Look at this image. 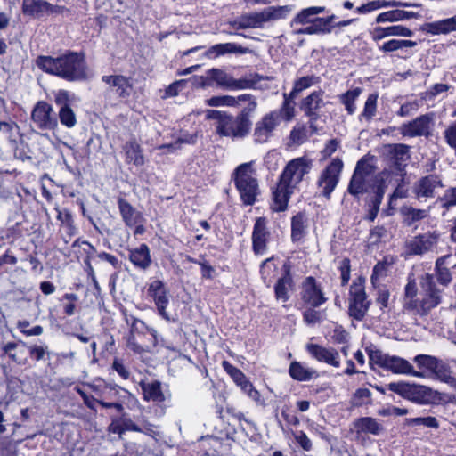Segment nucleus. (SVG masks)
I'll use <instances>...</instances> for the list:
<instances>
[{"mask_svg": "<svg viewBox=\"0 0 456 456\" xmlns=\"http://www.w3.org/2000/svg\"><path fill=\"white\" fill-rule=\"evenodd\" d=\"M449 258L448 256H444L436 261L435 272L437 282L442 286H447L451 283L452 276V273L444 266L445 261Z\"/></svg>", "mask_w": 456, "mask_h": 456, "instance_id": "44", "label": "nucleus"}, {"mask_svg": "<svg viewBox=\"0 0 456 456\" xmlns=\"http://www.w3.org/2000/svg\"><path fill=\"white\" fill-rule=\"evenodd\" d=\"M324 6H311L302 9L290 21V27L297 25L311 24L314 20V16L325 12Z\"/></svg>", "mask_w": 456, "mask_h": 456, "instance_id": "32", "label": "nucleus"}, {"mask_svg": "<svg viewBox=\"0 0 456 456\" xmlns=\"http://www.w3.org/2000/svg\"><path fill=\"white\" fill-rule=\"evenodd\" d=\"M435 122V113L429 112L420 115L413 120L402 125L400 131L407 137H428Z\"/></svg>", "mask_w": 456, "mask_h": 456, "instance_id": "13", "label": "nucleus"}, {"mask_svg": "<svg viewBox=\"0 0 456 456\" xmlns=\"http://www.w3.org/2000/svg\"><path fill=\"white\" fill-rule=\"evenodd\" d=\"M280 114L277 110L265 114L256 124L253 132V140L256 143H265L273 135L280 126Z\"/></svg>", "mask_w": 456, "mask_h": 456, "instance_id": "12", "label": "nucleus"}, {"mask_svg": "<svg viewBox=\"0 0 456 456\" xmlns=\"http://www.w3.org/2000/svg\"><path fill=\"white\" fill-rule=\"evenodd\" d=\"M371 397L372 394L370 389L364 387L358 388L351 398V404L354 407L370 404L372 401Z\"/></svg>", "mask_w": 456, "mask_h": 456, "instance_id": "52", "label": "nucleus"}, {"mask_svg": "<svg viewBox=\"0 0 456 456\" xmlns=\"http://www.w3.org/2000/svg\"><path fill=\"white\" fill-rule=\"evenodd\" d=\"M320 78L315 76H305L295 80L293 88L289 93L292 96L297 97L301 92L317 85Z\"/></svg>", "mask_w": 456, "mask_h": 456, "instance_id": "46", "label": "nucleus"}, {"mask_svg": "<svg viewBox=\"0 0 456 456\" xmlns=\"http://www.w3.org/2000/svg\"><path fill=\"white\" fill-rule=\"evenodd\" d=\"M439 240L440 233L436 231L415 236L406 243L407 252L409 255H424L433 252L436 249Z\"/></svg>", "mask_w": 456, "mask_h": 456, "instance_id": "14", "label": "nucleus"}, {"mask_svg": "<svg viewBox=\"0 0 456 456\" xmlns=\"http://www.w3.org/2000/svg\"><path fill=\"white\" fill-rule=\"evenodd\" d=\"M250 128V119L242 118L240 115L233 117L229 114L226 115L224 119L221 120L220 125L216 126L217 134L232 139L244 138L248 134Z\"/></svg>", "mask_w": 456, "mask_h": 456, "instance_id": "8", "label": "nucleus"}, {"mask_svg": "<svg viewBox=\"0 0 456 456\" xmlns=\"http://www.w3.org/2000/svg\"><path fill=\"white\" fill-rule=\"evenodd\" d=\"M292 9L290 5L270 6L261 12H257L261 27L263 28L266 22L285 19Z\"/></svg>", "mask_w": 456, "mask_h": 456, "instance_id": "30", "label": "nucleus"}, {"mask_svg": "<svg viewBox=\"0 0 456 456\" xmlns=\"http://www.w3.org/2000/svg\"><path fill=\"white\" fill-rule=\"evenodd\" d=\"M292 190V186L280 180L275 191L273 192L272 209L273 211H284L287 208Z\"/></svg>", "mask_w": 456, "mask_h": 456, "instance_id": "26", "label": "nucleus"}, {"mask_svg": "<svg viewBox=\"0 0 456 456\" xmlns=\"http://www.w3.org/2000/svg\"><path fill=\"white\" fill-rule=\"evenodd\" d=\"M418 14L412 12H407L403 10H391L387 12H384L379 13L376 17L377 23H384V22H395L405 20H410L413 18H417Z\"/></svg>", "mask_w": 456, "mask_h": 456, "instance_id": "38", "label": "nucleus"}, {"mask_svg": "<svg viewBox=\"0 0 456 456\" xmlns=\"http://www.w3.org/2000/svg\"><path fill=\"white\" fill-rule=\"evenodd\" d=\"M289 374L294 380L299 382L310 381L319 377V373L315 369L308 367L305 363L297 361L290 362Z\"/></svg>", "mask_w": 456, "mask_h": 456, "instance_id": "24", "label": "nucleus"}, {"mask_svg": "<svg viewBox=\"0 0 456 456\" xmlns=\"http://www.w3.org/2000/svg\"><path fill=\"white\" fill-rule=\"evenodd\" d=\"M418 288L415 279L412 275L408 277V282L404 288V302L403 308L407 311L412 312L416 308L418 298H416Z\"/></svg>", "mask_w": 456, "mask_h": 456, "instance_id": "41", "label": "nucleus"}, {"mask_svg": "<svg viewBox=\"0 0 456 456\" xmlns=\"http://www.w3.org/2000/svg\"><path fill=\"white\" fill-rule=\"evenodd\" d=\"M378 97L377 94H371L368 96L363 110L359 116L360 120L364 119L366 122H370L373 118L377 112Z\"/></svg>", "mask_w": 456, "mask_h": 456, "instance_id": "49", "label": "nucleus"}, {"mask_svg": "<svg viewBox=\"0 0 456 456\" xmlns=\"http://www.w3.org/2000/svg\"><path fill=\"white\" fill-rule=\"evenodd\" d=\"M431 374L436 379L446 384L452 378V376L451 375L450 367L445 362L439 359H437Z\"/></svg>", "mask_w": 456, "mask_h": 456, "instance_id": "53", "label": "nucleus"}, {"mask_svg": "<svg viewBox=\"0 0 456 456\" xmlns=\"http://www.w3.org/2000/svg\"><path fill=\"white\" fill-rule=\"evenodd\" d=\"M271 240V232L267 228V219L257 217L252 231V248L256 255L263 256L267 252Z\"/></svg>", "mask_w": 456, "mask_h": 456, "instance_id": "18", "label": "nucleus"}, {"mask_svg": "<svg viewBox=\"0 0 456 456\" xmlns=\"http://www.w3.org/2000/svg\"><path fill=\"white\" fill-rule=\"evenodd\" d=\"M234 24L238 28L241 29L262 28L257 12L240 16Z\"/></svg>", "mask_w": 456, "mask_h": 456, "instance_id": "50", "label": "nucleus"}, {"mask_svg": "<svg viewBox=\"0 0 456 456\" xmlns=\"http://www.w3.org/2000/svg\"><path fill=\"white\" fill-rule=\"evenodd\" d=\"M308 228V219L303 213H298L291 220V239L293 241H298L306 234Z\"/></svg>", "mask_w": 456, "mask_h": 456, "instance_id": "40", "label": "nucleus"}, {"mask_svg": "<svg viewBox=\"0 0 456 456\" xmlns=\"http://www.w3.org/2000/svg\"><path fill=\"white\" fill-rule=\"evenodd\" d=\"M36 63L43 71L69 81L82 80L86 77L85 61L75 53L57 58L39 56Z\"/></svg>", "mask_w": 456, "mask_h": 456, "instance_id": "1", "label": "nucleus"}, {"mask_svg": "<svg viewBox=\"0 0 456 456\" xmlns=\"http://www.w3.org/2000/svg\"><path fill=\"white\" fill-rule=\"evenodd\" d=\"M390 391L401 395L412 403L419 405L456 403V397L452 395L441 393L430 387L410 383V382H391L387 385Z\"/></svg>", "mask_w": 456, "mask_h": 456, "instance_id": "2", "label": "nucleus"}, {"mask_svg": "<svg viewBox=\"0 0 456 456\" xmlns=\"http://www.w3.org/2000/svg\"><path fill=\"white\" fill-rule=\"evenodd\" d=\"M123 150L126 154V161L128 164H134L136 167L144 165L145 159L141 146L135 141L127 142Z\"/></svg>", "mask_w": 456, "mask_h": 456, "instance_id": "35", "label": "nucleus"}, {"mask_svg": "<svg viewBox=\"0 0 456 456\" xmlns=\"http://www.w3.org/2000/svg\"><path fill=\"white\" fill-rule=\"evenodd\" d=\"M129 259L136 267L147 269L151 264L149 247L146 244H141L138 248L131 249Z\"/></svg>", "mask_w": 456, "mask_h": 456, "instance_id": "31", "label": "nucleus"}, {"mask_svg": "<svg viewBox=\"0 0 456 456\" xmlns=\"http://www.w3.org/2000/svg\"><path fill=\"white\" fill-rule=\"evenodd\" d=\"M369 307L370 302L366 298L364 280L358 278L354 281L350 288L349 315L357 321H362Z\"/></svg>", "mask_w": 456, "mask_h": 456, "instance_id": "9", "label": "nucleus"}, {"mask_svg": "<svg viewBox=\"0 0 456 456\" xmlns=\"http://www.w3.org/2000/svg\"><path fill=\"white\" fill-rule=\"evenodd\" d=\"M307 138V128L303 124L296 125L290 132V139L294 143L302 144Z\"/></svg>", "mask_w": 456, "mask_h": 456, "instance_id": "57", "label": "nucleus"}, {"mask_svg": "<svg viewBox=\"0 0 456 456\" xmlns=\"http://www.w3.org/2000/svg\"><path fill=\"white\" fill-rule=\"evenodd\" d=\"M353 426L358 437L363 435L379 436L385 431L382 423L371 417H361L356 419L354 421Z\"/></svg>", "mask_w": 456, "mask_h": 456, "instance_id": "23", "label": "nucleus"}, {"mask_svg": "<svg viewBox=\"0 0 456 456\" xmlns=\"http://www.w3.org/2000/svg\"><path fill=\"white\" fill-rule=\"evenodd\" d=\"M442 181L436 175H428L420 179L415 188L418 198H433L435 191L442 187Z\"/></svg>", "mask_w": 456, "mask_h": 456, "instance_id": "28", "label": "nucleus"}, {"mask_svg": "<svg viewBox=\"0 0 456 456\" xmlns=\"http://www.w3.org/2000/svg\"><path fill=\"white\" fill-rule=\"evenodd\" d=\"M273 257H270L262 262L260 266V273L264 282L270 286L272 277L276 271V265L273 263Z\"/></svg>", "mask_w": 456, "mask_h": 456, "instance_id": "55", "label": "nucleus"}, {"mask_svg": "<svg viewBox=\"0 0 456 456\" xmlns=\"http://www.w3.org/2000/svg\"><path fill=\"white\" fill-rule=\"evenodd\" d=\"M425 29L431 35L448 34L456 31V15L452 18L427 23Z\"/></svg>", "mask_w": 456, "mask_h": 456, "instance_id": "33", "label": "nucleus"}, {"mask_svg": "<svg viewBox=\"0 0 456 456\" xmlns=\"http://www.w3.org/2000/svg\"><path fill=\"white\" fill-rule=\"evenodd\" d=\"M148 295L154 301L159 314L167 322L173 321L167 312V307L169 304V297L168 289L166 288L165 284L159 280L151 281L148 287Z\"/></svg>", "mask_w": 456, "mask_h": 456, "instance_id": "17", "label": "nucleus"}, {"mask_svg": "<svg viewBox=\"0 0 456 456\" xmlns=\"http://www.w3.org/2000/svg\"><path fill=\"white\" fill-rule=\"evenodd\" d=\"M246 51L240 45L233 43L216 44L211 46L205 53L208 58H216L232 53H244Z\"/></svg>", "mask_w": 456, "mask_h": 456, "instance_id": "42", "label": "nucleus"}, {"mask_svg": "<svg viewBox=\"0 0 456 456\" xmlns=\"http://www.w3.org/2000/svg\"><path fill=\"white\" fill-rule=\"evenodd\" d=\"M315 29L317 35L330 34L332 30V27H327L323 18H315L311 23Z\"/></svg>", "mask_w": 456, "mask_h": 456, "instance_id": "63", "label": "nucleus"}, {"mask_svg": "<svg viewBox=\"0 0 456 456\" xmlns=\"http://www.w3.org/2000/svg\"><path fill=\"white\" fill-rule=\"evenodd\" d=\"M118 203L121 216L126 225L134 226L142 223V216L141 213L135 210L131 204L123 199H119Z\"/></svg>", "mask_w": 456, "mask_h": 456, "instance_id": "34", "label": "nucleus"}, {"mask_svg": "<svg viewBox=\"0 0 456 456\" xmlns=\"http://www.w3.org/2000/svg\"><path fill=\"white\" fill-rule=\"evenodd\" d=\"M55 210L57 211V219L65 224L69 229L70 233H72L74 226L72 224L71 213L68 209H60L58 208H55Z\"/></svg>", "mask_w": 456, "mask_h": 456, "instance_id": "61", "label": "nucleus"}, {"mask_svg": "<svg viewBox=\"0 0 456 456\" xmlns=\"http://www.w3.org/2000/svg\"><path fill=\"white\" fill-rule=\"evenodd\" d=\"M283 268L285 273L277 281L274 286V293L277 300L286 302L290 297L289 293L293 290L294 285L289 267L285 264Z\"/></svg>", "mask_w": 456, "mask_h": 456, "instance_id": "29", "label": "nucleus"}, {"mask_svg": "<svg viewBox=\"0 0 456 456\" xmlns=\"http://www.w3.org/2000/svg\"><path fill=\"white\" fill-rule=\"evenodd\" d=\"M366 350L370 359L369 364L371 368L373 365H377L394 374L410 375L416 378L427 377L425 371L415 370L413 366L404 358L384 354L379 349H372L370 347H368Z\"/></svg>", "mask_w": 456, "mask_h": 456, "instance_id": "3", "label": "nucleus"}, {"mask_svg": "<svg viewBox=\"0 0 456 456\" xmlns=\"http://www.w3.org/2000/svg\"><path fill=\"white\" fill-rule=\"evenodd\" d=\"M112 369L117 371V373L124 379H128L130 377V371L126 368V366L124 364L122 360L120 359H114L112 363Z\"/></svg>", "mask_w": 456, "mask_h": 456, "instance_id": "62", "label": "nucleus"}, {"mask_svg": "<svg viewBox=\"0 0 456 456\" xmlns=\"http://www.w3.org/2000/svg\"><path fill=\"white\" fill-rule=\"evenodd\" d=\"M374 166L370 159H361L354 168L351 177L347 191L353 196H359L368 192L370 189L373 191V173Z\"/></svg>", "mask_w": 456, "mask_h": 456, "instance_id": "6", "label": "nucleus"}, {"mask_svg": "<svg viewBox=\"0 0 456 456\" xmlns=\"http://www.w3.org/2000/svg\"><path fill=\"white\" fill-rule=\"evenodd\" d=\"M295 96H292L290 94H283V102L281 106L278 111L280 114V122L283 119L286 122H290L296 115V104H295Z\"/></svg>", "mask_w": 456, "mask_h": 456, "instance_id": "43", "label": "nucleus"}, {"mask_svg": "<svg viewBox=\"0 0 456 456\" xmlns=\"http://www.w3.org/2000/svg\"><path fill=\"white\" fill-rule=\"evenodd\" d=\"M407 423L411 426L423 425L428 428H438L439 422L435 417H418L407 419Z\"/></svg>", "mask_w": 456, "mask_h": 456, "instance_id": "59", "label": "nucleus"}, {"mask_svg": "<svg viewBox=\"0 0 456 456\" xmlns=\"http://www.w3.org/2000/svg\"><path fill=\"white\" fill-rule=\"evenodd\" d=\"M312 166L313 162L307 157L293 159L285 167L280 180L295 188L310 172Z\"/></svg>", "mask_w": 456, "mask_h": 456, "instance_id": "11", "label": "nucleus"}, {"mask_svg": "<svg viewBox=\"0 0 456 456\" xmlns=\"http://www.w3.org/2000/svg\"><path fill=\"white\" fill-rule=\"evenodd\" d=\"M327 103L324 101V91L322 90L312 92L300 102V110L309 118V127L313 133H316L318 130L315 123L321 118L322 110Z\"/></svg>", "mask_w": 456, "mask_h": 456, "instance_id": "10", "label": "nucleus"}, {"mask_svg": "<svg viewBox=\"0 0 456 456\" xmlns=\"http://www.w3.org/2000/svg\"><path fill=\"white\" fill-rule=\"evenodd\" d=\"M140 387L142 391L143 399L147 402H153L161 404L165 402L170 401L171 393L168 389H163L159 381L152 382H140Z\"/></svg>", "mask_w": 456, "mask_h": 456, "instance_id": "19", "label": "nucleus"}, {"mask_svg": "<svg viewBox=\"0 0 456 456\" xmlns=\"http://www.w3.org/2000/svg\"><path fill=\"white\" fill-rule=\"evenodd\" d=\"M206 104L211 107H234L237 104L236 97L231 95L213 96L206 100Z\"/></svg>", "mask_w": 456, "mask_h": 456, "instance_id": "56", "label": "nucleus"}, {"mask_svg": "<svg viewBox=\"0 0 456 456\" xmlns=\"http://www.w3.org/2000/svg\"><path fill=\"white\" fill-rule=\"evenodd\" d=\"M417 7L419 4L403 3L395 0H372L357 7L355 12L360 14H367L374 11L388 7Z\"/></svg>", "mask_w": 456, "mask_h": 456, "instance_id": "25", "label": "nucleus"}, {"mask_svg": "<svg viewBox=\"0 0 456 456\" xmlns=\"http://www.w3.org/2000/svg\"><path fill=\"white\" fill-rule=\"evenodd\" d=\"M421 298L418 299L413 313L421 316L427 315L442 302V290L435 282L434 275L424 273L419 278Z\"/></svg>", "mask_w": 456, "mask_h": 456, "instance_id": "4", "label": "nucleus"}, {"mask_svg": "<svg viewBox=\"0 0 456 456\" xmlns=\"http://www.w3.org/2000/svg\"><path fill=\"white\" fill-rule=\"evenodd\" d=\"M416 45V42L411 40L391 39L379 45V50L384 53H391L406 47H414Z\"/></svg>", "mask_w": 456, "mask_h": 456, "instance_id": "51", "label": "nucleus"}, {"mask_svg": "<svg viewBox=\"0 0 456 456\" xmlns=\"http://www.w3.org/2000/svg\"><path fill=\"white\" fill-rule=\"evenodd\" d=\"M306 351L316 361L325 362L333 367L340 366V356L338 352L332 347H324L317 344H307Z\"/></svg>", "mask_w": 456, "mask_h": 456, "instance_id": "20", "label": "nucleus"}, {"mask_svg": "<svg viewBox=\"0 0 456 456\" xmlns=\"http://www.w3.org/2000/svg\"><path fill=\"white\" fill-rule=\"evenodd\" d=\"M236 102L237 104L234 107H240L241 109L239 115L250 119L251 115L257 108L256 98L250 94H243L236 97Z\"/></svg>", "mask_w": 456, "mask_h": 456, "instance_id": "36", "label": "nucleus"}, {"mask_svg": "<svg viewBox=\"0 0 456 456\" xmlns=\"http://www.w3.org/2000/svg\"><path fill=\"white\" fill-rule=\"evenodd\" d=\"M224 370L229 374L233 382L240 387L243 388L248 383V379L246 375L237 367L233 366L228 361L222 362Z\"/></svg>", "mask_w": 456, "mask_h": 456, "instance_id": "45", "label": "nucleus"}, {"mask_svg": "<svg viewBox=\"0 0 456 456\" xmlns=\"http://www.w3.org/2000/svg\"><path fill=\"white\" fill-rule=\"evenodd\" d=\"M213 86L225 90H241L250 88L252 82L247 78L235 79L222 69H210Z\"/></svg>", "mask_w": 456, "mask_h": 456, "instance_id": "16", "label": "nucleus"}, {"mask_svg": "<svg viewBox=\"0 0 456 456\" xmlns=\"http://www.w3.org/2000/svg\"><path fill=\"white\" fill-rule=\"evenodd\" d=\"M302 299L313 307H318L326 301L322 291L313 277H307L302 286Z\"/></svg>", "mask_w": 456, "mask_h": 456, "instance_id": "21", "label": "nucleus"}, {"mask_svg": "<svg viewBox=\"0 0 456 456\" xmlns=\"http://www.w3.org/2000/svg\"><path fill=\"white\" fill-rule=\"evenodd\" d=\"M54 101L55 103L59 106V108L70 107L69 94L65 90L58 91L55 94Z\"/></svg>", "mask_w": 456, "mask_h": 456, "instance_id": "64", "label": "nucleus"}, {"mask_svg": "<svg viewBox=\"0 0 456 456\" xmlns=\"http://www.w3.org/2000/svg\"><path fill=\"white\" fill-rule=\"evenodd\" d=\"M111 92L115 93L120 98H126L131 94L133 84L129 77L122 75H110L102 77Z\"/></svg>", "mask_w": 456, "mask_h": 456, "instance_id": "22", "label": "nucleus"}, {"mask_svg": "<svg viewBox=\"0 0 456 456\" xmlns=\"http://www.w3.org/2000/svg\"><path fill=\"white\" fill-rule=\"evenodd\" d=\"M421 104V101L408 102L403 104L397 112L400 117H408L418 111Z\"/></svg>", "mask_w": 456, "mask_h": 456, "instance_id": "60", "label": "nucleus"}, {"mask_svg": "<svg viewBox=\"0 0 456 456\" xmlns=\"http://www.w3.org/2000/svg\"><path fill=\"white\" fill-rule=\"evenodd\" d=\"M401 213L404 216L405 221L409 225L420 221L428 216V210L417 209L410 206H403L401 208Z\"/></svg>", "mask_w": 456, "mask_h": 456, "instance_id": "47", "label": "nucleus"}, {"mask_svg": "<svg viewBox=\"0 0 456 456\" xmlns=\"http://www.w3.org/2000/svg\"><path fill=\"white\" fill-rule=\"evenodd\" d=\"M253 162L243 163L234 171L235 185L240 191V198L247 205H252L257 195V181L254 177Z\"/></svg>", "mask_w": 456, "mask_h": 456, "instance_id": "5", "label": "nucleus"}, {"mask_svg": "<svg viewBox=\"0 0 456 456\" xmlns=\"http://www.w3.org/2000/svg\"><path fill=\"white\" fill-rule=\"evenodd\" d=\"M31 118L35 126L42 130H55L58 128V121L53 108L49 103L38 102L31 113Z\"/></svg>", "mask_w": 456, "mask_h": 456, "instance_id": "15", "label": "nucleus"}, {"mask_svg": "<svg viewBox=\"0 0 456 456\" xmlns=\"http://www.w3.org/2000/svg\"><path fill=\"white\" fill-rule=\"evenodd\" d=\"M413 32L403 26V25H393L389 27H377L371 32V38L373 41H380L387 37H411Z\"/></svg>", "mask_w": 456, "mask_h": 456, "instance_id": "27", "label": "nucleus"}, {"mask_svg": "<svg viewBox=\"0 0 456 456\" xmlns=\"http://www.w3.org/2000/svg\"><path fill=\"white\" fill-rule=\"evenodd\" d=\"M437 359L428 354H419L414 357L413 361L418 364L419 368L427 370L431 373Z\"/></svg>", "mask_w": 456, "mask_h": 456, "instance_id": "58", "label": "nucleus"}, {"mask_svg": "<svg viewBox=\"0 0 456 456\" xmlns=\"http://www.w3.org/2000/svg\"><path fill=\"white\" fill-rule=\"evenodd\" d=\"M393 179L394 173L391 170H383L377 175L373 174V192L375 197L380 195V199L383 200L386 189L392 183Z\"/></svg>", "mask_w": 456, "mask_h": 456, "instance_id": "37", "label": "nucleus"}, {"mask_svg": "<svg viewBox=\"0 0 456 456\" xmlns=\"http://www.w3.org/2000/svg\"><path fill=\"white\" fill-rule=\"evenodd\" d=\"M49 3L45 0H23L22 12L25 15L39 18L47 12Z\"/></svg>", "mask_w": 456, "mask_h": 456, "instance_id": "39", "label": "nucleus"}, {"mask_svg": "<svg viewBox=\"0 0 456 456\" xmlns=\"http://www.w3.org/2000/svg\"><path fill=\"white\" fill-rule=\"evenodd\" d=\"M343 161L338 159H333L330 163L321 172L317 180V186L321 195L330 199L331 193L337 187L340 175L343 170Z\"/></svg>", "mask_w": 456, "mask_h": 456, "instance_id": "7", "label": "nucleus"}, {"mask_svg": "<svg viewBox=\"0 0 456 456\" xmlns=\"http://www.w3.org/2000/svg\"><path fill=\"white\" fill-rule=\"evenodd\" d=\"M362 88L356 87L340 95V101L345 105L348 114L352 115L355 112L356 106L354 102L362 94Z\"/></svg>", "mask_w": 456, "mask_h": 456, "instance_id": "48", "label": "nucleus"}, {"mask_svg": "<svg viewBox=\"0 0 456 456\" xmlns=\"http://www.w3.org/2000/svg\"><path fill=\"white\" fill-rule=\"evenodd\" d=\"M58 117L61 125L72 128L77 125V117L71 107L60 108Z\"/></svg>", "mask_w": 456, "mask_h": 456, "instance_id": "54", "label": "nucleus"}]
</instances>
